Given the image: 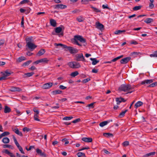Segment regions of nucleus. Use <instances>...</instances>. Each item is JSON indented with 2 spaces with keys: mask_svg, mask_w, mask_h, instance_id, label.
Listing matches in <instances>:
<instances>
[{
  "mask_svg": "<svg viewBox=\"0 0 157 157\" xmlns=\"http://www.w3.org/2000/svg\"><path fill=\"white\" fill-rule=\"evenodd\" d=\"M79 61H85V59L82 53L79 54Z\"/></svg>",
  "mask_w": 157,
  "mask_h": 157,
  "instance_id": "obj_33",
  "label": "nucleus"
},
{
  "mask_svg": "<svg viewBox=\"0 0 157 157\" xmlns=\"http://www.w3.org/2000/svg\"><path fill=\"white\" fill-rule=\"evenodd\" d=\"M11 74V73H10L9 72L7 71H6L4 72L3 74V75L4 77H5L6 78V77L10 76Z\"/></svg>",
  "mask_w": 157,
  "mask_h": 157,
  "instance_id": "obj_35",
  "label": "nucleus"
},
{
  "mask_svg": "<svg viewBox=\"0 0 157 157\" xmlns=\"http://www.w3.org/2000/svg\"><path fill=\"white\" fill-rule=\"evenodd\" d=\"M36 151L37 154L40 155L43 157H46V155L44 152H42L41 150L39 148H37L36 150Z\"/></svg>",
  "mask_w": 157,
  "mask_h": 157,
  "instance_id": "obj_12",
  "label": "nucleus"
},
{
  "mask_svg": "<svg viewBox=\"0 0 157 157\" xmlns=\"http://www.w3.org/2000/svg\"><path fill=\"white\" fill-rule=\"evenodd\" d=\"M54 45L55 46H60L64 48H66L67 47V45L60 43L57 44L55 43L54 44Z\"/></svg>",
  "mask_w": 157,
  "mask_h": 157,
  "instance_id": "obj_30",
  "label": "nucleus"
},
{
  "mask_svg": "<svg viewBox=\"0 0 157 157\" xmlns=\"http://www.w3.org/2000/svg\"><path fill=\"white\" fill-rule=\"evenodd\" d=\"M89 0H82L81 2L82 4H86L88 3Z\"/></svg>",
  "mask_w": 157,
  "mask_h": 157,
  "instance_id": "obj_50",
  "label": "nucleus"
},
{
  "mask_svg": "<svg viewBox=\"0 0 157 157\" xmlns=\"http://www.w3.org/2000/svg\"><path fill=\"white\" fill-rule=\"evenodd\" d=\"M154 5L153 4V3H149V7L150 8H153L154 7Z\"/></svg>",
  "mask_w": 157,
  "mask_h": 157,
  "instance_id": "obj_64",
  "label": "nucleus"
},
{
  "mask_svg": "<svg viewBox=\"0 0 157 157\" xmlns=\"http://www.w3.org/2000/svg\"><path fill=\"white\" fill-rule=\"evenodd\" d=\"M84 20L85 18L82 16H80L79 17V22L83 21Z\"/></svg>",
  "mask_w": 157,
  "mask_h": 157,
  "instance_id": "obj_59",
  "label": "nucleus"
},
{
  "mask_svg": "<svg viewBox=\"0 0 157 157\" xmlns=\"http://www.w3.org/2000/svg\"><path fill=\"white\" fill-rule=\"evenodd\" d=\"M2 142L4 144H8L10 142V140L8 138L5 137L2 139Z\"/></svg>",
  "mask_w": 157,
  "mask_h": 157,
  "instance_id": "obj_26",
  "label": "nucleus"
},
{
  "mask_svg": "<svg viewBox=\"0 0 157 157\" xmlns=\"http://www.w3.org/2000/svg\"><path fill=\"white\" fill-rule=\"evenodd\" d=\"M90 60L92 61V64L93 65H95L98 63L99 61L98 60H97V59L95 58H90Z\"/></svg>",
  "mask_w": 157,
  "mask_h": 157,
  "instance_id": "obj_21",
  "label": "nucleus"
},
{
  "mask_svg": "<svg viewBox=\"0 0 157 157\" xmlns=\"http://www.w3.org/2000/svg\"><path fill=\"white\" fill-rule=\"evenodd\" d=\"M82 140V141L88 143L91 142L92 141V139L90 137H84Z\"/></svg>",
  "mask_w": 157,
  "mask_h": 157,
  "instance_id": "obj_17",
  "label": "nucleus"
},
{
  "mask_svg": "<svg viewBox=\"0 0 157 157\" xmlns=\"http://www.w3.org/2000/svg\"><path fill=\"white\" fill-rule=\"evenodd\" d=\"M98 71V70L95 69H92V72L95 73H97Z\"/></svg>",
  "mask_w": 157,
  "mask_h": 157,
  "instance_id": "obj_63",
  "label": "nucleus"
},
{
  "mask_svg": "<svg viewBox=\"0 0 157 157\" xmlns=\"http://www.w3.org/2000/svg\"><path fill=\"white\" fill-rule=\"evenodd\" d=\"M13 131L17 135L22 136L23 134L22 132H20L17 128H12Z\"/></svg>",
  "mask_w": 157,
  "mask_h": 157,
  "instance_id": "obj_16",
  "label": "nucleus"
},
{
  "mask_svg": "<svg viewBox=\"0 0 157 157\" xmlns=\"http://www.w3.org/2000/svg\"><path fill=\"white\" fill-rule=\"evenodd\" d=\"M78 74V71H75L72 72L71 74V76L72 77H75Z\"/></svg>",
  "mask_w": 157,
  "mask_h": 157,
  "instance_id": "obj_37",
  "label": "nucleus"
},
{
  "mask_svg": "<svg viewBox=\"0 0 157 157\" xmlns=\"http://www.w3.org/2000/svg\"><path fill=\"white\" fill-rule=\"evenodd\" d=\"M128 111L127 109L125 110L124 111L122 112L119 115V117L121 118L123 117L125 115V113Z\"/></svg>",
  "mask_w": 157,
  "mask_h": 157,
  "instance_id": "obj_32",
  "label": "nucleus"
},
{
  "mask_svg": "<svg viewBox=\"0 0 157 157\" xmlns=\"http://www.w3.org/2000/svg\"><path fill=\"white\" fill-rule=\"evenodd\" d=\"M34 73L33 72H31L30 73H25L23 75V77L24 78H26L27 77H29L33 75Z\"/></svg>",
  "mask_w": 157,
  "mask_h": 157,
  "instance_id": "obj_20",
  "label": "nucleus"
},
{
  "mask_svg": "<svg viewBox=\"0 0 157 157\" xmlns=\"http://www.w3.org/2000/svg\"><path fill=\"white\" fill-rule=\"evenodd\" d=\"M87 44L86 39L79 35V46H85Z\"/></svg>",
  "mask_w": 157,
  "mask_h": 157,
  "instance_id": "obj_3",
  "label": "nucleus"
},
{
  "mask_svg": "<svg viewBox=\"0 0 157 157\" xmlns=\"http://www.w3.org/2000/svg\"><path fill=\"white\" fill-rule=\"evenodd\" d=\"M154 21L153 19L147 18L144 21V22L147 24H150Z\"/></svg>",
  "mask_w": 157,
  "mask_h": 157,
  "instance_id": "obj_27",
  "label": "nucleus"
},
{
  "mask_svg": "<svg viewBox=\"0 0 157 157\" xmlns=\"http://www.w3.org/2000/svg\"><path fill=\"white\" fill-rule=\"evenodd\" d=\"M102 7L103 9H109V8L108 7V6L107 4L106 5H103L102 6Z\"/></svg>",
  "mask_w": 157,
  "mask_h": 157,
  "instance_id": "obj_58",
  "label": "nucleus"
},
{
  "mask_svg": "<svg viewBox=\"0 0 157 157\" xmlns=\"http://www.w3.org/2000/svg\"><path fill=\"white\" fill-rule=\"evenodd\" d=\"M31 38H30L26 39V46L28 48L32 51L37 47V46L36 45L31 42Z\"/></svg>",
  "mask_w": 157,
  "mask_h": 157,
  "instance_id": "obj_2",
  "label": "nucleus"
},
{
  "mask_svg": "<svg viewBox=\"0 0 157 157\" xmlns=\"http://www.w3.org/2000/svg\"><path fill=\"white\" fill-rule=\"evenodd\" d=\"M32 61L31 60H29V61H28L27 62H25V63H24L22 66H28V65L30 63H31L32 62Z\"/></svg>",
  "mask_w": 157,
  "mask_h": 157,
  "instance_id": "obj_47",
  "label": "nucleus"
},
{
  "mask_svg": "<svg viewBox=\"0 0 157 157\" xmlns=\"http://www.w3.org/2000/svg\"><path fill=\"white\" fill-rule=\"evenodd\" d=\"M142 7V6H135L133 9V10L134 11H136L140 9Z\"/></svg>",
  "mask_w": 157,
  "mask_h": 157,
  "instance_id": "obj_43",
  "label": "nucleus"
},
{
  "mask_svg": "<svg viewBox=\"0 0 157 157\" xmlns=\"http://www.w3.org/2000/svg\"><path fill=\"white\" fill-rule=\"evenodd\" d=\"M34 146H31L29 147V148H27V147H26V150L28 151H29L32 148H34Z\"/></svg>",
  "mask_w": 157,
  "mask_h": 157,
  "instance_id": "obj_60",
  "label": "nucleus"
},
{
  "mask_svg": "<svg viewBox=\"0 0 157 157\" xmlns=\"http://www.w3.org/2000/svg\"><path fill=\"white\" fill-rule=\"evenodd\" d=\"M78 35H75L74 38L71 40L72 42L74 44L78 45Z\"/></svg>",
  "mask_w": 157,
  "mask_h": 157,
  "instance_id": "obj_9",
  "label": "nucleus"
},
{
  "mask_svg": "<svg viewBox=\"0 0 157 157\" xmlns=\"http://www.w3.org/2000/svg\"><path fill=\"white\" fill-rule=\"evenodd\" d=\"M53 85V83L48 82L44 84L42 86V88L44 89H46L50 88Z\"/></svg>",
  "mask_w": 157,
  "mask_h": 157,
  "instance_id": "obj_8",
  "label": "nucleus"
},
{
  "mask_svg": "<svg viewBox=\"0 0 157 157\" xmlns=\"http://www.w3.org/2000/svg\"><path fill=\"white\" fill-rule=\"evenodd\" d=\"M30 2V1L29 0H23L20 3V4H24L28 3Z\"/></svg>",
  "mask_w": 157,
  "mask_h": 157,
  "instance_id": "obj_45",
  "label": "nucleus"
},
{
  "mask_svg": "<svg viewBox=\"0 0 157 157\" xmlns=\"http://www.w3.org/2000/svg\"><path fill=\"white\" fill-rule=\"evenodd\" d=\"M72 118H73V117L71 116L66 117H65L64 118H63V120H64L68 121V120H71Z\"/></svg>",
  "mask_w": 157,
  "mask_h": 157,
  "instance_id": "obj_46",
  "label": "nucleus"
},
{
  "mask_svg": "<svg viewBox=\"0 0 157 157\" xmlns=\"http://www.w3.org/2000/svg\"><path fill=\"white\" fill-rule=\"evenodd\" d=\"M45 52V51L44 49H41L38 52L36 55L38 56H40L44 54Z\"/></svg>",
  "mask_w": 157,
  "mask_h": 157,
  "instance_id": "obj_22",
  "label": "nucleus"
},
{
  "mask_svg": "<svg viewBox=\"0 0 157 157\" xmlns=\"http://www.w3.org/2000/svg\"><path fill=\"white\" fill-rule=\"evenodd\" d=\"M10 90L12 92L20 91L21 90L19 87H11L10 89Z\"/></svg>",
  "mask_w": 157,
  "mask_h": 157,
  "instance_id": "obj_15",
  "label": "nucleus"
},
{
  "mask_svg": "<svg viewBox=\"0 0 157 157\" xmlns=\"http://www.w3.org/2000/svg\"><path fill=\"white\" fill-rule=\"evenodd\" d=\"M156 153V152L155 151L146 154L144 156V157H148L149 156H152L154 155Z\"/></svg>",
  "mask_w": 157,
  "mask_h": 157,
  "instance_id": "obj_24",
  "label": "nucleus"
},
{
  "mask_svg": "<svg viewBox=\"0 0 157 157\" xmlns=\"http://www.w3.org/2000/svg\"><path fill=\"white\" fill-rule=\"evenodd\" d=\"M50 23L51 25L54 27L56 26V21L53 19H51L50 20Z\"/></svg>",
  "mask_w": 157,
  "mask_h": 157,
  "instance_id": "obj_23",
  "label": "nucleus"
},
{
  "mask_svg": "<svg viewBox=\"0 0 157 157\" xmlns=\"http://www.w3.org/2000/svg\"><path fill=\"white\" fill-rule=\"evenodd\" d=\"M89 147H83L79 149V151H82L83 150H86V149H89Z\"/></svg>",
  "mask_w": 157,
  "mask_h": 157,
  "instance_id": "obj_57",
  "label": "nucleus"
},
{
  "mask_svg": "<svg viewBox=\"0 0 157 157\" xmlns=\"http://www.w3.org/2000/svg\"><path fill=\"white\" fill-rule=\"evenodd\" d=\"M59 88L60 89H61L64 90L67 88V87L66 86H63V85H61L59 86Z\"/></svg>",
  "mask_w": 157,
  "mask_h": 157,
  "instance_id": "obj_62",
  "label": "nucleus"
},
{
  "mask_svg": "<svg viewBox=\"0 0 157 157\" xmlns=\"http://www.w3.org/2000/svg\"><path fill=\"white\" fill-rule=\"evenodd\" d=\"M61 92L62 91L59 90H55L52 92L53 94L55 95L60 94Z\"/></svg>",
  "mask_w": 157,
  "mask_h": 157,
  "instance_id": "obj_39",
  "label": "nucleus"
},
{
  "mask_svg": "<svg viewBox=\"0 0 157 157\" xmlns=\"http://www.w3.org/2000/svg\"><path fill=\"white\" fill-rule=\"evenodd\" d=\"M131 59V57H129L124 58L121 60L120 62L121 64H126Z\"/></svg>",
  "mask_w": 157,
  "mask_h": 157,
  "instance_id": "obj_11",
  "label": "nucleus"
},
{
  "mask_svg": "<svg viewBox=\"0 0 157 157\" xmlns=\"http://www.w3.org/2000/svg\"><path fill=\"white\" fill-rule=\"evenodd\" d=\"M135 86L134 85L132 86L130 84H122L119 87L118 90L120 91L127 92V94L131 93L134 91L131 90H133Z\"/></svg>",
  "mask_w": 157,
  "mask_h": 157,
  "instance_id": "obj_1",
  "label": "nucleus"
},
{
  "mask_svg": "<svg viewBox=\"0 0 157 157\" xmlns=\"http://www.w3.org/2000/svg\"><path fill=\"white\" fill-rule=\"evenodd\" d=\"M64 27L62 25H61L60 27H56L55 29V31L57 33H61L62 29H64Z\"/></svg>",
  "mask_w": 157,
  "mask_h": 157,
  "instance_id": "obj_13",
  "label": "nucleus"
},
{
  "mask_svg": "<svg viewBox=\"0 0 157 157\" xmlns=\"http://www.w3.org/2000/svg\"><path fill=\"white\" fill-rule=\"evenodd\" d=\"M150 56L151 57H157V53L155 51L154 52V54H151L150 55Z\"/></svg>",
  "mask_w": 157,
  "mask_h": 157,
  "instance_id": "obj_49",
  "label": "nucleus"
},
{
  "mask_svg": "<svg viewBox=\"0 0 157 157\" xmlns=\"http://www.w3.org/2000/svg\"><path fill=\"white\" fill-rule=\"evenodd\" d=\"M95 102H93L90 104L87 105L86 106V107H89V108H94V104Z\"/></svg>",
  "mask_w": 157,
  "mask_h": 157,
  "instance_id": "obj_42",
  "label": "nucleus"
},
{
  "mask_svg": "<svg viewBox=\"0 0 157 157\" xmlns=\"http://www.w3.org/2000/svg\"><path fill=\"white\" fill-rule=\"evenodd\" d=\"M13 140L14 143L16 145V146L17 147V148L19 147H20V145L19 144L17 141L16 137L14 135L13 136Z\"/></svg>",
  "mask_w": 157,
  "mask_h": 157,
  "instance_id": "obj_25",
  "label": "nucleus"
},
{
  "mask_svg": "<svg viewBox=\"0 0 157 157\" xmlns=\"http://www.w3.org/2000/svg\"><path fill=\"white\" fill-rule=\"evenodd\" d=\"M71 54H75L78 52V50L73 47L67 46L66 48Z\"/></svg>",
  "mask_w": 157,
  "mask_h": 157,
  "instance_id": "obj_4",
  "label": "nucleus"
},
{
  "mask_svg": "<svg viewBox=\"0 0 157 157\" xmlns=\"http://www.w3.org/2000/svg\"><path fill=\"white\" fill-rule=\"evenodd\" d=\"M38 114H35L34 116V119L36 121H40V120L38 118Z\"/></svg>",
  "mask_w": 157,
  "mask_h": 157,
  "instance_id": "obj_40",
  "label": "nucleus"
},
{
  "mask_svg": "<svg viewBox=\"0 0 157 157\" xmlns=\"http://www.w3.org/2000/svg\"><path fill=\"white\" fill-rule=\"evenodd\" d=\"M153 81V79H146L143 81L141 82V85L147 84L148 85L152 83Z\"/></svg>",
  "mask_w": 157,
  "mask_h": 157,
  "instance_id": "obj_10",
  "label": "nucleus"
},
{
  "mask_svg": "<svg viewBox=\"0 0 157 157\" xmlns=\"http://www.w3.org/2000/svg\"><path fill=\"white\" fill-rule=\"evenodd\" d=\"M18 149H19L20 151L23 154H25V152H24V151H23V148H22L21 147V146H20L19 147H18Z\"/></svg>",
  "mask_w": 157,
  "mask_h": 157,
  "instance_id": "obj_55",
  "label": "nucleus"
},
{
  "mask_svg": "<svg viewBox=\"0 0 157 157\" xmlns=\"http://www.w3.org/2000/svg\"><path fill=\"white\" fill-rule=\"evenodd\" d=\"M91 8H92L93 10V11L94 12H96L98 13V12H101V10L98 9L97 8L94 7L92 6H91Z\"/></svg>",
  "mask_w": 157,
  "mask_h": 157,
  "instance_id": "obj_41",
  "label": "nucleus"
},
{
  "mask_svg": "<svg viewBox=\"0 0 157 157\" xmlns=\"http://www.w3.org/2000/svg\"><path fill=\"white\" fill-rule=\"evenodd\" d=\"M11 111V109L7 105H5V106L4 112L5 113H8L10 112Z\"/></svg>",
  "mask_w": 157,
  "mask_h": 157,
  "instance_id": "obj_19",
  "label": "nucleus"
},
{
  "mask_svg": "<svg viewBox=\"0 0 157 157\" xmlns=\"http://www.w3.org/2000/svg\"><path fill=\"white\" fill-rule=\"evenodd\" d=\"M2 153H5L11 157H16L15 155L12 153L10 152L7 149H4L2 151Z\"/></svg>",
  "mask_w": 157,
  "mask_h": 157,
  "instance_id": "obj_14",
  "label": "nucleus"
},
{
  "mask_svg": "<svg viewBox=\"0 0 157 157\" xmlns=\"http://www.w3.org/2000/svg\"><path fill=\"white\" fill-rule=\"evenodd\" d=\"M109 122L107 121H104L100 123L99 124V125L101 127H103L106 125Z\"/></svg>",
  "mask_w": 157,
  "mask_h": 157,
  "instance_id": "obj_31",
  "label": "nucleus"
},
{
  "mask_svg": "<svg viewBox=\"0 0 157 157\" xmlns=\"http://www.w3.org/2000/svg\"><path fill=\"white\" fill-rule=\"evenodd\" d=\"M31 129L29 128H27V127H25L23 128V131L24 132L27 131V132L29 131Z\"/></svg>",
  "mask_w": 157,
  "mask_h": 157,
  "instance_id": "obj_52",
  "label": "nucleus"
},
{
  "mask_svg": "<svg viewBox=\"0 0 157 157\" xmlns=\"http://www.w3.org/2000/svg\"><path fill=\"white\" fill-rule=\"evenodd\" d=\"M116 101L117 105H119L122 102L121 100L120 99H116Z\"/></svg>",
  "mask_w": 157,
  "mask_h": 157,
  "instance_id": "obj_54",
  "label": "nucleus"
},
{
  "mask_svg": "<svg viewBox=\"0 0 157 157\" xmlns=\"http://www.w3.org/2000/svg\"><path fill=\"white\" fill-rule=\"evenodd\" d=\"M103 135L104 136L106 137H109L111 136L112 137L113 136V135L112 133H103Z\"/></svg>",
  "mask_w": 157,
  "mask_h": 157,
  "instance_id": "obj_36",
  "label": "nucleus"
},
{
  "mask_svg": "<svg viewBox=\"0 0 157 157\" xmlns=\"http://www.w3.org/2000/svg\"><path fill=\"white\" fill-rule=\"evenodd\" d=\"M68 65L71 67L72 68H78V64L76 62H71L68 63Z\"/></svg>",
  "mask_w": 157,
  "mask_h": 157,
  "instance_id": "obj_7",
  "label": "nucleus"
},
{
  "mask_svg": "<svg viewBox=\"0 0 157 157\" xmlns=\"http://www.w3.org/2000/svg\"><path fill=\"white\" fill-rule=\"evenodd\" d=\"M143 104V102L141 101H138L134 105V107L136 109H137L138 108L141 106Z\"/></svg>",
  "mask_w": 157,
  "mask_h": 157,
  "instance_id": "obj_18",
  "label": "nucleus"
},
{
  "mask_svg": "<svg viewBox=\"0 0 157 157\" xmlns=\"http://www.w3.org/2000/svg\"><path fill=\"white\" fill-rule=\"evenodd\" d=\"M90 80V78H87L82 80V82L83 83H86Z\"/></svg>",
  "mask_w": 157,
  "mask_h": 157,
  "instance_id": "obj_48",
  "label": "nucleus"
},
{
  "mask_svg": "<svg viewBox=\"0 0 157 157\" xmlns=\"http://www.w3.org/2000/svg\"><path fill=\"white\" fill-rule=\"evenodd\" d=\"M54 8L55 9H64L67 8V6L66 5H64L62 4H57L53 6Z\"/></svg>",
  "mask_w": 157,
  "mask_h": 157,
  "instance_id": "obj_6",
  "label": "nucleus"
},
{
  "mask_svg": "<svg viewBox=\"0 0 157 157\" xmlns=\"http://www.w3.org/2000/svg\"><path fill=\"white\" fill-rule=\"evenodd\" d=\"M40 63H48L49 60L46 58H42L40 59Z\"/></svg>",
  "mask_w": 157,
  "mask_h": 157,
  "instance_id": "obj_29",
  "label": "nucleus"
},
{
  "mask_svg": "<svg viewBox=\"0 0 157 157\" xmlns=\"http://www.w3.org/2000/svg\"><path fill=\"white\" fill-rule=\"evenodd\" d=\"M95 26L96 28L101 31L103 30L104 29V26L98 21L96 22Z\"/></svg>",
  "mask_w": 157,
  "mask_h": 157,
  "instance_id": "obj_5",
  "label": "nucleus"
},
{
  "mask_svg": "<svg viewBox=\"0 0 157 157\" xmlns=\"http://www.w3.org/2000/svg\"><path fill=\"white\" fill-rule=\"evenodd\" d=\"M140 54V52H132L131 54L132 56H133L134 57H136L137 55H138Z\"/></svg>",
  "mask_w": 157,
  "mask_h": 157,
  "instance_id": "obj_44",
  "label": "nucleus"
},
{
  "mask_svg": "<svg viewBox=\"0 0 157 157\" xmlns=\"http://www.w3.org/2000/svg\"><path fill=\"white\" fill-rule=\"evenodd\" d=\"M122 144L124 146H126L129 145V143L128 141H125Z\"/></svg>",
  "mask_w": 157,
  "mask_h": 157,
  "instance_id": "obj_51",
  "label": "nucleus"
},
{
  "mask_svg": "<svg viewBox=\"0 0 157 157\" xmlns=\"http://www.w3.org/2000/svg\"><path fill=\"white\" fill-rule=\"evenodd\" d=\"M123 55H122L120 56H119L117 57L116 58H115L114 59H113L112 60V61H113V62H115L117 60H118V59H120V58H122V57H123Z\"/></svg>",
  "mask_w": 157,
  "mask_h": 157,
  "instance_id": "obj_38",
  "label": "nucleus"
},
{
  "mask_svg": "<svg viewBox=\"0 0 157 157\" xmlns=\"http://www.w3.org/2000/svg\"><path fill=\"white\" fill-rule=\"evenodd\" d=\"M2 135H3V136H4L10 134V132H5L2 133Z\"/></svg>",
  "mask_w": 157,
  "mask_h": 157,
  "instance_id": "obj_56",
  "label": "nucleus"
},
{
  "mask_svg": "<svg viewBox=\"0 0 157 157\" xmlns=\"http://www.w3.org/2000/svg\"><path fill=\"white\" fill-rule=\"evenodd\" d=\"M125 32L124 30H118L115 31L114 32V33L116 34L119 35L123 33H124Z\"/></svg>",
  "mask_w": 157,
  "mask_h": 157,
  "instance_id": "obj_34",
  "label": "nucleus"
},
{
  "mask_svg": "<svg viewBox=\"0 0 157 157\" xmlns=\"http://www.w3.org/2000/svg\"><path fill=\"white\" fill-rule=\"evenodd\" d=\"M12 146L11 145H9L8 144H4L3 145V147L4 148H11V147H12Z\"/></svg>",
  "mask_w": 157,
  "mask_h": 157,
  "instance_id": "obj_53",
  "label": "nucleus"
},
{
  "mask_svg": "<svg viewBox=\"0 0 157 157\" xmlns=\"http://www.w3.org/2000/svg\"><path fill=\"white\" fill-rule=\"evenodd\" d=\"M33 111L34 112L36 113V114H39V111L38 109H37L36 108H34L33 109Z\"/></svg>",
  "mask_w": 157,
  "mask_h": 157,
  "instance_id": "obj_61",
  "label": "nucleus"
},
{
  "mask_svg": "<svg viewBox=\"0 0 157 157\" xmlns=\"http://www.w3.org/2000/svg\"><path fill=\"white\" fill-rule=\"evenodd\" d=\"M26 59V58L24 56H21L18 58L17 60V62H20L22 61L25 60Z\"/></svg>",
  "mask_w": 157,
  "mask_h": 157,
  "instance_id": "obj_28",
  "label": "nucleus"
}]
</instances>
